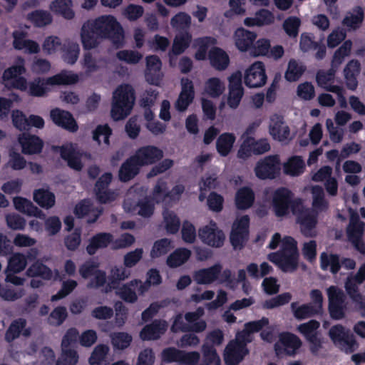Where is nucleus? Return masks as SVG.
I'll list each match as a JSON object with an SVG mask.
<instances>
[{
    "label": "nucleus",
    "instance_id": "1",
    "mask_svg": "<svg viewBox=\"0 0 365 365\" xmlns=\"http://www.w3.org/2000/svg\"><path fill=\"white\" fill-rule=\"evenodd\" d=\"M313 197V210L305 209L300 199L293 200L292 192L285 187L277 188L270 192L269 201L274 214L277 217H283L289 213L291 208L292 213L297 217L300 225L302 232L309 237L316 235L314 230L317 224V214L328 207V202L324 197L322 187L319 185L312 187Z\"/></svg>",
    "mask_w": 365,
    "mask_h": 365
},
{
    "label": "nucleus",
    "instance_id": "2",
    "mask_svg": "<svg viewBox=\"0 0 365 365\" xmlns=\"http://www.w3.org/2000/svg\"><path fill=\"white\" fill-rule=\"evenodd\" d=\"M269 319L263 317L260 320L245 324L243 331L237 332L235 340L231 341L225 350V361L227 365H237L248 354L247 343L252 340V334L268 325Z\"/></svg>",
    "mask_w": 365,
    "mask_h": 365
},
{
    "label": "nucleus",
    "instance_id": "3",
    "mask_svg": "<svg viewBox=\"0 0 365 365\" xmlns=\"http://www.w3.org/2000/svg\"><path fill=\"white\" fill-rule=\"evenodd\" d=\"M278 246L280 247L279 251L269 254L268 259L284 272L294 271L298 265L299 254L297 242L291 237L285 236L282 238L280 234L275 233L268 247L274 250Z\"/></svg>",
    "mask_w": 365,
    "mask_h": 365
},
{
    "label": "nucleus",
    "instance_id": "4",
    "mask_svg": "<svg viewBox=\"0 0 365 365\" xmlns=\"http://www.w3.org/2000/svg\"><path fill=\"white\" fill-rule=\"evenodd\" d=\"M91 24L96 34L101 38L110 39L117 46L124 41V31L116 18L112 15H102L95 19L88 21Z\"/></svg>",
    "mask_w": 365,
    "mask_h": 365
},
{
    "label": "nucleus",
    "instance_id": "5",
    "mask_svg": "<svg viewBox=\"0 0 365 365\" xmlns=\"http://www.w3.org/2000/svg\"><path fill=\"white\" fill-rule=\"evenodd\" d=\"M78 76L71 71H62L47 78H36L27 86L29 94L33 96L41 97L46 95L53 86L70 85L78 81Z\"/></svg>",
    "mask_w": 365,
    "mask_h": 365
},
{
    "label": "nucleus",
    "instance_id": "6",
    "mask_svg": "<svg viewBox=\"0 0 365 365\" xmlns=\"http://www.w3.org/2000/svg\"><path fill=\"white\" fill-rule=\"evenodd\" d=\"M135 102L134 91L128 84L118 86L113 92L111 116L115 120L123 119L130 113Z\"/></svg>",
    "mask_w": 365,
    "mask_h": 365
},
{
    "label": "nucleus",
    "instance_id": "7",
    "mask_svg": "<svg viewBox=\"0 0 365 365\" xmlns=\"http://www.w3.org/2000/svg\"><path fill=\"white\" fill-rule=\"evenodd\" d=\"M144 190L138 187H131L125 197L123 209L125 212L134 215L137 213L141 217H149L154 211V204L148 199L140 200Z\"/></svg>",
    "mask_w": 365,
    "mask_h": 365
},
{
    "label": "nucleus",
    "instance_id": "8",
    "mask_svg": "<svg viewBox=\"0 0 365 365\" xmlns=\"http://www.w3.org/2000/svg\"><path fill=\"white\" fill-rule=\"evenodd\" d=\"M203 357L195 351H183L180 365H220V359L212 347L207 345L202 346Z\"/></svg>",
    "mask_w": 365,
    "mask_h": 365
},
{
    "label": "nucleus",
    "instance_id": "9",
    "mask_svg": "<svg viewBox=\"0 0 365 365\" xmlns=\"http://www.w3.org/2000/svg\"><path fill=\"white\" fill-rule=\"evenodd\" d=\"M26 71L24 60L19 58L16 64L4 71L2 76L4 85L9 88H16L22 91L27 90V82L21 76Z\"/></svg>",
    "mask_w": 365,
    "mask_h": 365
},
{
    "label": "nucleus",
    "instance_id": "10",
    "mask_svg": "<svg viewBox=\"0 0 365 365\" xmlns=\"http://www.w3.org/2000/svg\"><path fill=\"white\" fill-rule=\"evenodd\" d=\"M78 331L76 329H68L63 337L61 343V355L56 362V365H76L78 356L77 352L71 348L76 342Z\"/></svg>",
    "mask_w": 365,
    "mask_h": 365
},
{
    "label": "nucleus",
    "instance_id": "11",
    "mask_svg": "<svg viewBox=\"0 0 365 365\" xmlns=\"http://www.w3.org/2000/svg\"><path fill=\"white\" fill-rule=\"evenodd\" d=\"M329 336L333 343L346 353H351L358 348L356 341L342 325L333 326L329 329Z\"/></svg>",
    "mask_w": 365,
    "mask_h": 365
},
{
    "label": "nucleus",
    "instance_id": "12",
    "mask_svg": "<svg viewBox=\"0 0 365 365\" xmlns=\"http://www.w3.org/2000/svg\"><path fill=\"white\" fill-rule=\"evenodd\" d=\"M332 68L334 67L332 66ZM334 68L328 71H320L317 74V82L319 86L336 93L340 107L344 108L347 106V103L344 96V88L341 86L334 84Z\"/></svg>",
    "mask_w": 365,
    "mask_h": 365
},
{
    "label": "nucleus",
    "instance_id": "13",
    "mask_svg": "<svg viewBox=\"0 0 365 365\" xmlns=\"http://www.w3.org/2000/svg\"><path fill=\"white\" fill-rule=\"evenodd\" d=\"M198 236L204 244L216 248L222 247L225 240L223 231L214 221L201 227L198 230Z\"/></svg>",
    "mask_w": 365,
    "mask_h": 365
},
{
    "label": "nucleus",
    "instance_id": "14",
    "mask_svg": "<svg viewBox=\"0 0 365 365\" xmlns=\"http://www.w3.org/2000/svg\"><path fill=\"white\" fill-rule=\"evenodd\" d=\"M265 66L262 61H255L248 66L243 75L245 84L249 88H259L267 82Z\"/></svg>",
    "mask_w": 365,
    "mask_h": 365
},
{
    "label": "nucleus",
    "instance_id": "15",
    "mask_svg": "<svg viewBox=\"0 0 365 365\" xmlns=\"http://www.w3.org/2000/svg\"><path fill=\"white\" fill-rule=\"evenodd\" d=\"M280 171L278 155H269L257 162L255 168L256 176L262 180L274 179Z\"/></svg>",
    "mask_w": 365,
    "mask_h": 365
},
{
    "label": "nucleus",
    "instance_id": "16",
    "mask_svg": "<svg viewBox=\"0 0 365 365\" xmlns=\"http://www.w3.org/2000/svg\"><path fill=\"white\" fill-rule=\"evenodd\" d=\"M250 218L247 215L237 217L230 233V242L235 249H241L249 235Z\"/></svg>",
    "mask_w": 365,
    "mask_h": 365
},
{
    "label": "nucleus",
    "instance_id": "17",
    "mask_svg": "<svg viewBox=\"0 0 365 365\" xmlns=\"http://www.w3.org/2000/svg\"><path fill=\"white\" fill-rule=\"evenodd\" d=\"M116 294L126 302L134 303L138 299V294L142 295L148 291V285L143 282L133 279L122 286H117Z\"/></svg>",
    "mask_w": 365,
    "mask_h": 365
},
{
    "label": "nucleus",
    "instance_id": "18",
    "mask_svg": "<svg viewBox=\"0 0 365 365\" xmlns=\"http://www.w3.org/2000/svg\"><path fill=\"white\" fill-rule=\"evenodd\" d=\"M350 222L347 228L349 240L356 249L361 253L365 252V244L361 241L364 231V223L360 221L357 213L349 210Z\"/></svg>",
    "mask_w": 365,
    "mask_h": 365
},
{
    "label": "nucleus",
    "instance_id": "19",
    "mask_svg": "<svg viewBox=\"0 0 365 365\" xmlns=\"http://www.w3.org/2000/svg\"><path fill=\"white\" fill-rule=\"evenodd\" d=\"M329 299V309L331 317L334 319H341L345 315L343 306L344 294L343 291L336 287L331 286L327 290Z\"/></svg>",
    "mask_w": 365,
    "mask_h": 365
},
{
    "label": "nucleus",
    "instance_id": "20",
    "mask_svg": "<svg viewBox=\"0 0 365 365\" xmlns=\"http://www.w3.org/2000/svg\"><path fill=\"white\" fill-rule=\"evenodd\" d=\"M301 340L294 334L284 332L279 336V340L275 344L274 349L276 354L294 355L297 349L301 346Z\"/></svg>",
    "mask_w": 365,
    "mask_h": 365
},
{
    "label": "nucleus",
    "instance_id": "21",
    "mask_svg": "<svg viewBox=\"0 0 365 365\" xmlns=\"http://www.w3.org/2000/svg\"><path fill=\"white\" fill-rule=\"evenodd\" d=\"M269 133L272 138L282 143L291 140L290 129L282 116L273 115L270 117Z\"/></svg>",
    "mask_w": 365,
    "mask_h": 365
},
{
    "label": "nucleus",
    "instance_id": "22",
    "mask_svg": "<svg viewBox=\"0 0 365 365\" xmlns=\"http://www.w3.org/2000/svg\"><path fill=\"white\" fill-rule=\"evenodd\" d=\"M229 92L227 95V104L231 108L238 107L244 94L242 85V75L240 72L232 73L228 78Z\"/></svg>",
    "mask_w": 365,
    "mask_h": 365
},
{
    "label": "nucleus",
    "instance_id": "23",
    "mask_svg": "<svg viewBox=\"0 0 365 365\" xmlns=\"http://www.w3.org/2000/svg\"><path fill=\"white\" fill-rule=\"evenodd\" d=\"M269 149L270 145L267 140L263 139L255 141L254 138H247L242 143L237 155L240 158L246 159L252 154H262L269 150Z\"/></svg>",
    "mask_w": 365,
    "mask_h": 365
},
{
    "label": "nucleus",
    "instance_id": "24",
    "mask_svg": "<svg viewBox=\"0 0 365 365\" xmlns=\"http://www.w3.org/2000/svg\"><path fill=\"white\" fill-rule=\"evenodd\" d=\"M98 264L93 262H88L83 264L79 272L84 279L91 278L88 284L89 287H98L101 286L106 281V274L104 272L98 269Z\"/></svg>",
    "mask_w": 365,
    "mask_h": 365
},
{
    "label": "nucleus",
    "instance_id": "25",
    "mask_svg": "<svg viewBox=\"0 0 365 365\" xmlns=\"http://www.w3.org/2000/svg\"><path fill=\"white\" fill-rule=\"evenodd\" d=\"M26 273L28 276L34 277L31 281V286L34 288H38L43 285V282L37 279V277H41L44 280H50L53 278L57 279L59 277L58 272H56L55 276H53L49 268L38 262L33 264L28 269Z\"/></svg>",
    "mask_w": 365,
    "mask_h": 365
},
{
    "label": "nucleus",
    "instance_id": "26",
    "mask_svg": "<svg viewBox=\"0 0 365 365\" xmlns=\"http://www.w3.org/2000/svg\"><path fill=\"white\" fill-rule=\"evenodd\" d=\"M26 265L25 256L21 254H14L9 260L8 268L6 270V281L15 285L23 284L24 279L15 276L13 273H17L22 271Z\"/></svg>",
    "mask_w": 365,
    "mask_h": 365
},
{
    "label": "nucleus",
    "instance_id": "27",
    "mask_svg": "<svg viewBox=\"0 0 365 365\" xmlns=\"http://www.w3.org/2000/svg\"><path fill=\"white\" fill-rule=\"evenodd\" d=\"M163 157V152L154 146H145L140 148L133 158L140 168L142 165L154 163Z\"/></svg>",
    "mask_w": 365,
    "mask_h": 365
},
{
    "label": "nucleus",
    "instance_id": "28",
    "mask_svg": "<svg viewBox=\"0 0 365 365\" xmlns=\"http://www.w3.org/2000/svg\"><path fill=\"white\" fill-rule=\"evenodd\" d=\"M166 190V182L163 180H159L153 189V200L160 202L168 200H175L183 192L184 187L180 185H176L170 193H168Z\"/></svg>",
    "mask_w": 365,
    "mask_h": 365
},
{
    "label": "nucleus",
    "instance_id": "29",
    "mask_svg": "<svg viewBox=\"0 0 365 365\" xmlns=\"http://www.w3.org/2000/svg\"><path fill=\"white\" fill-rule=\"evenodd\" d=\"M13 46L17 50L24 51L30 54L37 53L40 46L35 41L28 39L27 34L23 31H15L13 33Z\"/></svg>",
    "mask_w": 365,
    "mask_h": 365
},
{
    "label": "nucleus",
    "instance_id": "30",
    "mask_svg": "<svg viewBox=\"0 0 365 365\" xmlns=\"http://www.w3.org/2000/svg\"><path fill=\"white\" fill-rule=\"evenodd\" d=\"M319 323L316 320H310L300 324L297 330L311 343V351L317 353L320 347V340L317 336V330Z\"/></svg>",
    "mask_w": 365,
    "mask_h": 365
},
{
    "label": "nucleus",
    "instance_id": "31",
    "mask_svg": "<svg viewBox=\"0 0 365 365\" xmlns=\"http://www.w3.org/2000/svg\"><path fill=\"white\" fill-rule=\"evenodd\" d=\"M257 34L255 32L244 28H238L233 36L235 46L242 52L250 51L252 44L255 41Z\"/></svg>",
    "mask_w": 365,
    "mask_h": 365
},
{
    "label": "nucleus",
    "instance_id": "32",
    "mask_svg": "<svg viewBox=\"0 0 365 365\" xmlns=\"http://www.w3.org/2000/svg\"><path fill=\"white\" fill-rule=\"evenodd\" d=\"M147 67L145 78L150 84L158 86L163 79V73L160 72L161 61L158 57L150 56L146 58Z\"/></svg>",
    "mask_w": 365,
    "mask_h": 365
},
{
    "label": "nucleus",
    "instance_id": "33",
    "mask_svg": "<svg viewBox=\"0 0 365 365\" xmlns=\"http://www.w3.org/2000/svg\"><path fill=\"white\" fill-rule=\"evenodd\" d=\"M181 86L182 90L179 98L175 103V108L180 111H184L192 102L195 96V92L192 82L188 78L182 79Z\"/></svg>",
    "mask_w": 365,
    "mask_h": 365
},
{
    "label": "nucleus",
    "instance_id": "34",
    "mask_svg": "<svg viewBox=\"0 0 365 365\" xmlns=\"http://www.w3.org/2000/svg\"><path fill=\"white\" fill-rule=\"evenodd\" d=\"M51 118L53 123L69 131L75 132L78 130V125L72 115L58 108L51 111Z\"/></svg>",
    "mask_w": 365,
    "mask_h": 365
},
{
    "label": "nucleus",
    "instance_id": "35",
    "mask_svg": "<svg viewBox=\"0 0 365 365\" xmlns=\"http://www.w3.org/2000/svg\"><path fill=\"white\" fill-rule=\"evenodd\" d=\"M221 272V265L216 264L209 268H204L196 271L193 274V279L197 284H211L218 279Z\"/></svg>",
    "mask_w": 365,
    "mask_h": 365
},
{
    "label": "nucleus",
    "instance_id": "36",
    "mask_svg": "<svg viewBox=\"0 0 365 365\" xmlns=\"http://www.w3.org/2000/svg\"><path fill=\"white\" fill-rule=\"evenodd\" d=\"M112 180L110 173L103 175L96 185V195L99 201L102 203H107L114 200L117 194L114 192H110L106 190L107 186Z\"/></svg>",
    "mask_w": 365,
    "mask_h": 365
},
{
    "label": "nucleus",
    "instance_id": "37",
    "mask_svg": "<svg viewBox=\"0 0 365 365\" xmlns=\"http://www.w3.org/2000/svg\"><path fill=\"white\" fill-rule=\"evenodd\" d=\"M168 324L164 320L155 321L145 326L140 333L143 340H155L160 338L167 330Z\"/></svg>",
    "mask_w": 365,
    "mask_h": 365
},
{
    "label": "nucleus",
    "instance_id": "38",
    "mask_svg": "<svg viewBox=\"0 0 365 365\" xmlns=\"http://www.w3.org/2000/svg\"><path fill=\"white\" fill-rule=\"evenodd\" d=\"M191 39L192 36L188 31L180 32L175 36L172 50L169 53L170 66H174L173 56L183 53L189 47Z\"/></svg>",
    "mask_w": 365,
    "mask_h": 365
},
{
    "label": "nucleus",
    "instance_id": "39",
    "mask_svg": "<svg viewBox=\"0 0 365 365\" xmlns=\"http://www.w3.org/2000/svg\"><path fill=\"white\" fill-rule=\"evenodd\" d=\"M102 38L98 37L91 24L88 21L85 22L82 26L81 31V41L82 46L85 50H91L96 48Z\"/></svg>",
    "mask_w": 365,
    "mask_h": 365
},
{
    "label": "nucleus",
    "instance_id": "40",
    "mask_svg": "<svg viewBox=\"0 0 365 365\" xmlns=\"http://www.w3.org/2000/svg\"><path fill=\"white\" fill-rule=\"evenodd\" d=\"M61 158L65 160L69 167L79 170L82 168V163L80 158L82 157L73 144H66L59 148Z\"/></svg>",
    "mask_w": 365,
    "mask_h": 365
},
{
    "label": "nucleus",
    "instance_id": "41",
    "mask_svg": "<svg viewBox=\"0 0 365 365\" xmlns=\"http://www.w3.org/2000/svg\"><path fill=\"white\" fill-rule=\"evenodd\" d=\"M274 16L267 9H260L253 17H247L244 19V24L249 27L263 26L273 24Z\"/></svg>",
    "mask_w": 365,
    "mask_h": 365
},
{
    "label": "nucleus",
    "instance_id": "42",
    "mask_svg": "<svg viewBox=\"0 0 365 365\" xmlns=\"http://www.w3.org/2000/svg\"><path fill=\"white\" fill-rule=\"evenodd\" d=\"M19 142L21 146L22 152L25 154L39 153L43 147V142L39 138L29 134H23L19 136Z\"/></svg>",
    "mask_w": 365,
    "mask_h": 365
},
{
    "label": "nucleus",
    "instance_id": "43",
    "mask_svg": "<svg viewBox=\"0 0 365 365\" xmlns=\"http://www.w3.org/2000/svg\"><path fill=\"white\" fill-rule=\"evenodd\" d=\"M204 314V309L199 307L195 312H187L185 319L190 327V331L202 332L205 330L207 324L205 321L200 319Z\"/></svg>",
    "mask_w": 365,
    "mask_h": 365
},
{
    "label": "nucleus",
    "instance_id": "44",
    "mask_svg": "<svg viewBox=\"0 0 365 365\" xmlns=\"http://www.w3.org/2000/svg\"><path fill=\"white\" fill-rule=\"evenodd\" d=\"M217 40L214 37L205 36L197 38L194 40L192 46L195 49V58L203 61L207 58V49L216 44Z\"/></svg>",
    "mask_w": 365,
    "mask_h": 365
},
{
    "label": "nucleus",
    "instance_id": "45",
    "mask_svg": "<svg viewBox=\"0 0 365 365\" xmlns=\"http://www.w3.org/2000/svg\"><path fill=\"white\" fill-rule=\"evenodd\" d=\"M14 205L17 210L29 216H33L40 219L45 217L43 212L27 199L21 197H14Z\"/></svg>",
    "mask_w": 365,
    "mask_h": 365
},
{
    "label": "nucleus",
    "instance_id": "46",
    "mask_svg": "<svg viewBox=\"0 0 365 365\" xmlns=\"http://www.w3.org/2000/svg\"><path fill=\"white\" fill-rule=\"evenodd\" d=\"M73 6L72 0H53L51 3L49 9L53 13L70 20L75 16Z\"/></svg>",
    "mask_w": 365,
    "mask_h": 365
},
{
    "label": "nucleus",
    "instance_id": "47",
    "mask_svg": "<svg viewBox=\"0 0 365 365\" xmlns=\"http://www.w3.org/2000/svg\"><path fill=\"white\" fill-rule=\"evenodd\" d=\"M360 72V63L358 61H350L344 70V78L348 88L354 91L358 86L356 79Z\"/></svg>",
    "mask_w": 365,
    "mask_h": 365
},
{
    "label": "nucleus",
    "instance_id": "48",
    "mask_svg": "<svg viewBox=\"0 0 365 365\" xmlns=\"http://www.w3.org/2000/svg\"><path fill=\"white\" fill-rule=\"evenodd\" d=\"M209 59L212 66L219 71L226 69L230 63L227 53L220 48H213L210 51Z\"/></svg>",
    "mask_w": 365,
    "mask_h": 365
},
{
    "label": "nucleus",
    "instance_id": "49",
    "mask_svg": "<svg viewBox=\"0 0 365 365\" xmlns=\"http://www.w3.org/2000/svg\"><path fill=\"white\" fill-rule=\"evenodd\" d=\"M75 214L78 217H88V222H93L100 215L101 210L93 208L89 200H83L76 206Z\"/></svg>",
    "mask_w": 365,
    "mask_h": 365
},
{
    "label": "nucleus",
    "instance_id": "50",
    "mask_svg": "<svg viewBox=\"0 0 365 365\" xmlns=\"http://www.w3.org/2000/svg\"><path fill=\"white\" fill-rule=\"evenodd\" d=\"M255 194L250 187H245L237 190L235 195V205L240 210H247L252 207Z\"/></svg>",
    "mask_w": 365,
    "mask_h": 365
},
{
    "label": "nucleus",
    "instance_id": "51",
    "mask_svg": "<svg viewBox=\"0 0 365 365\" xmlns=\"http://www.w3.org/2000/svg\"><path fill=\"white\" fill-rule=\"evenodd\" d=\"M113 236L109 233H100L93 237L86 247L87 252L92 255L98 249L106 247L112 242Z\"/></svg>",
    "mask_w": 365,
    "mask_h": 365
},
{
    "label": "nucleus",
    "instance_id": "52",
    "mask_svg": "<svg viewBox=\"0 0 365 365\" xmlns=\"http://www.w3.org/2000/svg\"><path fill=\"white\" fill-rule=\"evenodd\" d=\"M305 164L299 156L289 158L284 164V173L291 176H298L304 171Z\"/></svg>",
    "mask_w": 365,
    "mask_h": 365
},
{
    "label": "nucleus",
    "instance_id": "53",
    "mask_svg": "<svg viewBox=\"0 0 365 365\" xmlns=\"http://www.w3.org/2000/svg\"><path fill=\"white\" fill-rule=\"evenodd\" d=\"M225 90L224 82L218 78L212 77L206 81L204 93L212 98L220 97Z\"/></svg>",
    "mask_w": 365,
    "mask_h": 365
},
{
    "label": "nucleus",
    "instance_id": "54",
    "mask_svg": "<svg viewBox=\"0 0 365 365\" xmlns=\"http://www.w3.org/2000/svg\"><path fill=\"white\" fill-rule=\"evenodd\" d=\"M236 138L234 134L225 133L219 136L216 142L217 152L222 156L227 155L232 150Z\"/></svg>",
    "mask_w": 365,
    "mask_h": 365
},
{
    "label": "nucleus",
    "instance_id": "55",
    "mask_svg": "<svg viewBox=\"0 0 365 365\" xmlns=\"http://www.w3.org/2000/svg\"><path fill=\"white\" fill-rule=\"evenodd\" d=\"M130 272L124 267H113L110 271L109 282L106 288V292H109L117 288L119 282L129 277Z\"/></svg>",
    "mask_w": 365,
    "mask_h": 365
},
{
    "label": "nucleus",
    "instance_id": "56",
    "mask_svg": "<svg viewBox=\"0 0 365 365\" xmlns=\"http://www.w3.org/2000/svg\"><path fill=\"white\" fill-rule=\"evenodd\" d=\"M34 200L41 207L48 209L55 204V196L48 190L38 189L34 192Z\"/></svg>",
    "mask_w": 365,
    "mask_h": 365
},
{
    "label": "nucleus",
    "instance_id": "57",
    "mask_svg": "<svg viewBox=\"0 0 365 365\" xmlns=\"http://www.w3.org/2000/svg\"><path fill=\"white\" fill-rule=\"evenodd\" d=\"M190 256V250L185 248H179L169 255L167 259V264L170 267H178L186 262Z\"/></svg>",
    "mask_w": 365,
    "mask_h": 365
},
{
    "label": "nucleus",
    "instance_id": "58",
    "mask_svg": "<svg viewBox=\"0 0 365 365\" xmlns=\"http://www.w3.org/2000/svg\"><path fill=\"white\" fill-rule=\"evenodd\" d=\"M320 266L323 270H329L336 274L340 269L339 257L336 255L323 252L320 256Z\"/></svg>",
    "mask_w": 365,
    "mask_h": 365
},
{
    "label": "nucleus",
    "instance_id": "59",
    "mask_svg": "<svg viewBox=\"0 0 365 365\" xmlns=\"http://www.w3.org/2000/svg\"><path fill=\"white\" fill-rule=\"evenodd\" d=\"M139 167L132 157L121 166L119 171V178L121 181L127 182L137 175Z\"/></svg>",
    "mask_w": 365,
    "mask_h": 365
},
{
    "label": "nucleus",
    "instance_id": "60",
    "mask_svg": "<svg viewBox=\"0 0 365 365\" xmlns=\"http://www.w3.org/2000/svg\"><path fill=\"white\" fill-rule=\"evenodd\" d=\"M304 71L305 67L302 63L292 59L288 63L284 78L289 82L297 81L304 73Z\"/></svg>",
    "mask_w": 365,
    "mask_h": 365
},
{
    "label": "nucleus",
    "instance_id": "61",
    "mask_svg": "<svg viewBox=\"0 0 365 365\" xmlns=\"http://www.w3.org/2000/svg\"><path fill=\"white\" fill-rule=\"evenodd\" d=\"M62 58L68 64H73L78 58L80 53L79 45L76 42L68 41L62 50Z\"/></svg>",
    "mask_w": 365,
    "mask_h": 365
},
{
    "label": "nucleus",
    "instance_id": "62",
    "mask_svg": "<svg viewBox=\"0 0 365 365\" xmlns=\"http://www.w3.org/2000/svg\"><path fill=\"white\" fill-rule=\"evenodd\" d=\"M364 13L361 7H356L352 12L348 13L343 21V24L350 29L359 28L363 21Z\"/></svg>",
    "mask_w": 365,
    "mask_h": 365
},
{
    "label": "nucleus",
    "instance_id": "63",
    "mask_svg": "<svg viewBox=\"0 0 365 365\" xmlns=\"http://www.w3.org/2000/svg\"><path fill=\"white\" fill-rule=\"evenodd\" d=\"M83 67L87 73H91L98 71L104 64L102 58L97 59L92 53L86 52L83 56Z\"/></svg>",
    "mask_w": 365,
    "mask_h": 365
},
{
    "label": "nucleus",
    "instance_id": "64",
    "mask_svg": "<svg viewBox=\"0 0 365 365\" xmlns=\"http://www.w3.org/2000/svg\"><path fill=\"white\" fill-rule=\"evenodd\" d=\"M191 16L185 12H178L170 20L171 26L175 30L187 29L191 25Z\"/></svg>",
    "mask_w": 365,
    "mask_h": 365
}]
</instances>
